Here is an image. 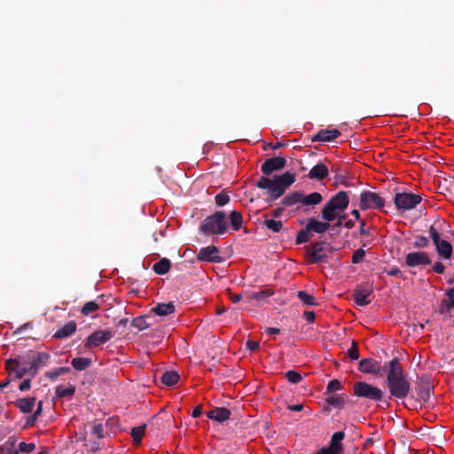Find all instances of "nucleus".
<instances>
[{
  "mask_svg": "<svg viewBox=\"0 0 454 454\" xmlns=\"http://www.w3.org/2000/svg\"><path fill=\"white\" fill-rule=\"evenodd\" d=\"M387 385L391 395L397 399L407 397L411 391V383L396 358L391 360L388 364Z\"/></svg>",
  "mask_w": 454,
  "mask_h": 454,
  "instance_id": "1",
  "label": "nucleus"
},
{
  "mask_svg": "<svg viewBox=\"0 0 454 454\" xmlns=\"http://www.w3.org/2000/svg\"><path fill=\"white\" fill-rule=\"evenodd\" d=\"M294 181L295 176L286 172L281 176H274L273 179L261 176L257 182V186L261 189L268 190L270 197L276 200L279 198Z\"/></svg>",
  "mask_w": 454,
  "mask_h": 454,
  "instance_id": "2",
  "label": "nucleus"
},
{
  "mask_svg": "<svg viewBox=\"0 0 454 454\" xmlns=\"http://www.w3.org/2000/svg\"><path fill=\"white\" fill-rule=\"evenodd\" d=\"M200 231L205 235H222L227 231L226 216L223 212H216L207 217L200 224Z\"/></svg>",
  "mask_w": 454,
  "mask_h": 454,
  "instance_id": "3",
  "label": "nucleus"
},
{
  "mask_svg": "<svg viewBox=\"0 0 454 454\" xmlns=\"http://www.w3.org/2000/svg\"><path fill=\"white\" fill-rule=\"evenodd\" d=\"M354 394L356 396L373 401L380 400L383 396V392L379 387L363 381L356 382L354 385Z\"/></svg>",
  "mask_w": 454,
  "mask_h": 454,
  "instance_id": "4",
  "label": "nucleus"
},
{
  "mask_svg": "<svg viewBox=\"0 0 454 454\" xmlns=\"http://www.w3.org/2000/svg\"><path fill=\"white\" fill-rule=\"evenodd\" d=\"M384 206V200L372 192H363L360 194V207L365 209H380Z\"/></svg>",
  "mask_w": 454,
  "mask_h": 454,
  "instance_id": "5",
  "label": "nucleus"
},
{
  "mask_svg": "<svg viewBox=\"0 0 454 454\" xmlns=\"http://www.w3.org/2000/svg\"><path fill=\"white\" fill-rule=\"evenodd\" d=\"M420 201V196L412 193H397L395 197V204L402 210L412 209Z\"/></svg>",
  "mask_w": 454,
  "mask_h": 454,
  "instance_id": "6",
  "label": "nucleus"
},
{
  "mask_svg": "<svg viewBox=\"0 0 454 454\" xmlns=\"http://www.w3.org/2000/svg\"><path fill=\"white\" fill-rule=\"evenodd\" d=\"M114 333L111 330H98L91 333L86 340L85 346L87 348L97 347L100 344L106 343L108 341Z\"/></svg>",
  "mask_w": 454,
  "mask_h": 454,
  "instance_id": "7",
  "label": "nucleus"
},
{
  "mask_svg": "<svg viewBox=\"0 0 454 454\" xmlns=\"http://www.w3.org/2000/svg\"><path fill=\"white\" fill-rule=\"evenodd\" d=\"M430 262L431 260L426 252H411L405 257V263L409 267L427 265Z\"/></svg>",
  "mask_w": 454,
  "mask_h": 454,
  "instance_id": "8",
  "label": "nucleus"
},
{
  "mask_svg": "<svg viewBox=\"0 0 454 454\" xmlns=\"http://www.w3.org/2000/svg\"><path fill=\"white\" fill-rule=\"evenodd\" d=\"M344 433L343 432H336L333 434L332 440H331V445L328 449H323L319 452V454H341L342 452V445L341 441L344 439Z\"/></svg>",
  "mask_w": 454,
  "mask_h": 454,
  "instance_id": "9",
  "label": "nucleus"
},
{
  "mask_svg": "<svg viewBox=\"0 0 454 454\" xmlns=\"http://www.w3.org/2000/svg\"><path fill=\"white\" fill-rule=\"evenodd\" d=\"M6 370L9 374L16 379L22 378L26 374H28L27 369L22 365L20 359H10L6 362Z\"/></svg>",
  "mask_w": 454,
  "mask_h": 454,
  "instance_id": "10",
  "label": "nucleus"
},
{
  "mask_svg": "<svg viewBox=\"0 0 454 454\" xmlns=\"http://www.w3.org/2000/svg\"><path fill=\"white\" fill-rule=\"evenodd\" d=\"M372 290L370 287L364 286H359L354 291L353 297L355 302L358 306H366L371 302L370 295Z\"/></svg>",
  "mask_w": 454,
  "mask_h": 454,
  "instance_id": "11",
  "label": "nucleus"
},
{
  "mask_svg": "<svg viewBox=\"0 0 454 454\" xmlns=\"http://www.w3.org/2000/svg\"><path fill=\"white\" fill-rule=\"evenodd\" d=\"M198 259L205 262H220L221 257L219 255V250L215 246H208L202 247L199 254Z\"/></svg>",
  "mask_w": 454,
  "mask_h": 454,
  "instance_id": "12",
  "label": "nucleus"
},
{
  "mask_svg": "<svg viewBox=\"0 0 454 454\" xmlns=\"http://www.w3.org/2000/svg\"><path fill=\"white\" fill-rule=\"evenodd\" d=\"M31 358L29 359L32 362L33 366V376L35 375L38 370L45 366L50 359V355L44 352H29Z\"/></svg>",
  "mask_w": 454,
  "mask_h": 454,
  "instance_id": "13",
  "label": "nucleus"
},
{
  "mask_svg": "<svg viewBox=\"0 0 454 454\" xmlns=\"http://www.w3.org/2000/svg\"><path fill=\"white\" fill-rule=\"evenodd\" d=\"M286 160L282 157H276L268 159L262 165V171L269 175L271 172L275 170H279L285 167Z\"/></svg>",
  "mask_w": 454,
  "mask_h": 454,
  "instance_id": "14",
  "label": "nucleus"
},
{
  "mask_svg": "<svg viewBox=\"0 0 454 454\" xmlns=\"http://www.w3.org/2000/svg\"><path fill=\"white\" fill-rule=\"evenodd\" d=\"M333 207L340 211L341 213L345 211L348 207L349 200L348 194L345 192H339L335 196H333L328 201Z\"/></svg>",
  "mask_w": 454,
  "mask_h": 454,
  "instance_id": "15",
  "label": "nucleus"
},
{
  "mask_svg": "<svg viewBox=\"0 0 454 454\" xmlns=\"http://www.w3.org/2000/svg\"><path fill=\"white\" fill-rule=\"evenodd\" d=\"M231 417V411L230 410L223 408V407H216L211 410L207 412V418L219 422L223 423L226 420H228Z\"/></svg>",
  "mask_w": 454,
  "mask_h": 454,
  "instance_id": "16",
  "label": "nucleus"
},
{
  "mask_svg": "<svg viewBox=\"0 0 454 454\" xmlns=\"http://www.w3.org/2000/svg\"><path fill=\"white\" fill-rule=\"evenodd\" d=\"M359 370L364 373H379L380 364L372 359H363L359 363Z\"/></svg>",
  "mask_w": 454,
  "mask_h": 454,
  "instance_id": "17",
  "label": "nucleus"
},
{
  "mask_svg": "<svg viewBox=\"0 0 454 454\" xmlns=\"http://www.w3.org/2000/svg\"><path fill=\"white\" fill-rule=\"evenodd\" d=\"M330 228V222H321L311 218L308 221L307 229L316 233H324Z\"/></svg>",
  "mask_w": 454,
  "mask_h": 454,
  "instance_id": "18",
  "label": "nucleus"
},
{
  "mask_svg": "<svg viewBox=\"0 0 454 454\" xmlns=\"http://www.w3.org/2000/svg\"><path fill=\"white\" fill-rule=\"evenodd\" d=\"M328 172L327 167L323 163H319L310 169L309 177L311 179L322 180L328 175Z\"/></svg>",
  "mask_w": 454,
  "mask_h": 454,
  "instance_id": "19",
  "label": "nucleus"
},
{
  "mask_svg": "<svg viewBox=\"0 0 454 454\" xmlns=\"http://www.w3.org/2000/svg\"><path fill=\"white\" fill-rule=\"evenodd\" d=\"M76 330V323L74 321H70L67 323L64 326L60 327L55 333L54 337L58 339L67 338L72 335Z\"/></svg>",
  "mask_w": 454,
  "mask_h": 454,
  "instance_id": "20",
  "label": "nucleus"
},
{
  "mask_svg": "<svg viewBox=\"0 0 454 454\" xmlns=\"http://www.w3.org/2000/svg\"><path fill=\"white\" fill-rule=\"evenodd\" d=\"M340 135L338 129H323L320 130L313 140L328 142L337 138Z\"/></svg>",
  "mask_w": 454,
  "mask_h": 454,
  "instance_id": "21",
  "label": "nucleus"
},
{
  "mask_svg": "<svg viewBox=\"0 0 454 454\" xmlns=\"http://www.w3.org/2000/svg\"><path fill=\"white\" fill-rule=\"evenodd\" d=\"M174 311L175 306L172 302L160 303L152 309V312L160 317L170 315Z\"/></svg>",
  "mask_w": 454,
  "mask_h": 454,
  "instance_id": "22",
  "label": "nucleus"
},
{
  "mask_svg": "<svg viewBox=\"0 0 454 454\" xmlns=\"http://www.w3.org/2000/svg\"><path fill=\"white\" fill-rule=\"evenodd\" d=\"M340 213L341 212L333 207L329 202H327L322 209V218L325 221L332 222L336 219L337 216H339Z\"/></svg>",
  "mask_w": 454,
  "mask_h": 454,
  "instance_id": "23",
  "label": "nucleus"
},
{
  "mask_svg": "<svg viewBox=\"0 0 454 454\" xmlns=\"http://www.w3.org/2000/svg\"><path fill=\"white\" fill-rule=\"evenodd\" d=\"M308 254L311 262H319L325 258V255L323 253V247L319 244H317L309 249Z\"/></svg>",
  "mask_w": 454,
  "mask_h": 454,
  "instance_id": "24",
  "label": "nucleus"
},
{
  "mask_svg": "<svg viewBox=\"0 0 454 454\" xmlns=\"http://www.w3.org/2000/svg\"><path fill=\"white\" fill-rule=\"evenodd\" d=\"M434 245L436 247L438 254L441 256H442V257H444L446 259H448V258H450L451 256V254H452V247H451V245L448 241L441 239L440 241H438Z\"/></svg>",
  "mask_w": 454,
  "mask_h": 454,
  "instance_id": "25",
  "label": "nucleus"
},
{
  "mask_svg": "<svg viewBox=\"0 0 454 454\" xmlns=\"http://www.w3.org/2000/svg\"><path fill=\"white\" fill-rule=\"evenodd\" d=\"M452 308H454V288L447 292V298L442 301L440 312H448Z\"/></svg>",
  "mask_w": 454,
  "mask_h": 454,
  "instance_id": "26",
  "label": "nucleus"
},
{
  "mask_svg": "<svg viewBox=\"0 0 454 454\" xmlns=\"http://www.w3.org/2000/svg\"><path fill=\"white\" fill-rule=\"evenodd\" d=\"M74 391V386L70 383H67L66 385H60L56 388V395L58 397L72 396Z\"/></svg>",
  "mask_w": 454,
  "mask_h": 454,
  "instance_id": "27",
  "label": "nucleus"
},
{
  "mask_svg": "<svg viewBox=\"0 0 454 454\" xmlns=\"http://www.w3.org/2000/svg\"><path fill=\"white\" fill-rule=\"evenodd\" d=\"M323 198L322 195L319 192H312L309 195H304L302 193V200L301 203L304 205H317L322 201Z\"/></svg>",
  "mask_w": 454,
  "mask_h": 454,
  "instance_id": "28",
  "label": "nucleus"
},
{
  "mask_svg": "<svg viewBox=\"0 0 454 454\" xmlns=\"http://www.w3.org/2000/svg\"><path fill=\"white\" fill-rule=\"evenodd\" d=\"M18 406L23 412H30L35 403V397H27V398H22L20 399L18 402Z\"/></svg>",
  "mask_w": 454,
  "mask_h": 454,
  "instance_id": "29",
  "label": "nucleus"
},
{
  "mask_svg": "<svg viewBox=\"0 0 454 454\" xmlns=\"http://www.w3.org/2000/svg\"><path fill=\"white\" fill-rule=\"evenodd\" d=\"M179 380V374L175 371L165 372L161 376L162 382L167 386L176 384Z\"/></svg>",
  "mask_w": 454,
  "mask_h": 454,
  "instance_id": "30",
  "label": "nucleus"
},
{
  "mask_svg": "<svg viewBox=\"0 0 454 454\" xmlns=\"http://www.w3.org/2000/svg\"><path fill=\"white\" fill-rule=\"evenodd\" d=\"M230 221H231V228L234 231L239 230L241 228V226H242V223H243L242 215L238 211H231V214H230Z\"/></svg>",
  "mask_w": 454,
  "mask_h": 454,
  "instance_id": "31",
  "label": "nucleus"
},
{
  "mask_svg": "<svg viewBox=\"0 0 454 454\" xmlns=\"http://www.w3.org/2000/svg\"><path fill=\"white\" fill-rule=\"evenodd\" d=\"M90 359L86 357H76L72 360V366L77 371H82L90 365Z\"/></svg>",
  "mask_w": 454,
  "mask_h": 454,
  "instance_id": "32",
  "label": "nucleus"
},
{
  "mask_svg": "<svg viewBox=\"0 0 454 454\" xmlns=\"http://www.w3.org/2000/svg\"><path fill=\"white\" fill-rule=\"evenodd\" d=\"M169 260L163 258L153 265V270L158 274H165L169 270Z\"/></svg>",
  "mask_w": 454,
  "mask_h": 454,
  "instance_id": "33",
  "label": "nucleus"
},
{
  "mask_svg": "<svg viewBox=\"0 0 454 454\" xmlns=\"http://www.w3.org/2000/svg\"><path fill=\"white\" fill-rule=\"evenodd\" d=\"M302 193L299 192H293L283 200V204L285 206H293L298 202H301Z\"/></svg>",
  "mask_w": 454,
  "mask_h": 454,
  "instance_id": "34",
  "label": "nucleus"
},
{
  "mask_svg": "<svg viewBox=\"0 0 454 454\" xmlns=\"http://www.w3.org/2000/svg\"><path fill=\"white\" fill-rule=\"evenodd\" d=\"M419 397L427 401L430 396L431 387L428 382L427 381H420L419 383Z\"/></svg>",
  "mask_w": 454,
  "mask_h": 454,
  "instance_id": "35",
  "label": "nucleus"
},
{
  "mask_svg": "<svg viewBox=\"0 0 454 454\" xmlns=\"http://www.w3.org/2000/svg\"><path fill=\"white\" fill-rule=\"evenodd\" d=\"M99 308V305L97 301H88L84 304V306L82 309V313L85 316L90 315V313L95 312Z\"/></svg>",
  "mask_w": 454,
  "mask_h": 454,
  "instance_id": "36",
  "label": "nucleus"
},
{
  "mask_svg": "<svg viewBox=\"0 0 454 454\" xmlns=\"http://www.w3.org/2000/svg\"><path fill=\"white\" fill-rule=\"evenodd\" d=\"M145 426L137 427L132 429L131 435L133 438V441L138 444L140 443L142 437L145 434Z\"/></svg>",
  "mask_w": 454,
  "mask_h": 454,
  "instance_id": "37",
  "label": "nucleus"
},
{
  "mask_svg": "<svg viewBox=\"0 0 454 454\" xmlns=\"http://www.w3.org/2000/svg\"><path fill=\"white\" fill-rule=\"evenodd\" d=\"M326 402L335 407H342L345 404L346 399L341 395H331L326 399Z\"/></svg>",
  "mask_w": 454,
  "mask_h": 454,
  "instance_id": "38",
  "label": "nucleus"
},
{
  "mask_svg": "<svg viewBox=\"0 0 454 454\" xmlns=\"http://www.w3.org/2000/svg\"><path fill=\"white\" fill-rule=\"evenodd\" d=\"M299 299L306 305H316L315 298L303 291H299L297 294Z\"/></svg>",
  "mask_w": 454,
  "mask_h": 454,
  "instance_id": "39",
  "label": "nucleus"
},
{
  "mask_svg": "<svg viewBox=\"0 0 454 454\" xmlns=\"http://www.w3.org/2000/svg\"><path fill=\"white\" fill-rule=\"evenodd\" d=\"M31 356L30 353L26 354L23 356L19 357L20 363L22 365L27 369V372L28 374H31L33 376V366L32 362H30Z\"/></svg>",
  "mask_w": 454,
  "mask_h": 454,
  "instance_id": "40",
  "label": "nucleus"
},
{
  "mask_svg": "<svg viewBox=\"0 0 454 454\" xmlns=\"http://www.w3.org/2000/svg\"><path fill=\"white\" fill-rule=\"evenodd\" d=\"M265 225L267 226L268 229L271 230L272 231L278 232L282 227V222L269 219L265 221Z\"/></svg>",
  "mask_w": 454,
  "mask_h": 454,
  "instance_id": "41",
  "label": "nucleus"
},
{
  "mask_svg": "<svg viewBox=\"0 0 454 454\" xmlns=\"http://www.w3.org/2000/svg\"><path fill=\"white\" fill-rule=\"evenodd\" d=\"M286 376L287 380L294 384L300 382L302 379L301 375L294 371H288Z\"/></svg>",
  "mask_w": 454,
  "mask_h": 454,
  "instance_id": "42",
  "label": "nucleus"
},
{
  "mask_svg": "<svg viewBox=\"0 0 454 454\" xmlns=\"http://www.w3.org/2000/svg\"><path fill=\"white\" fill-rule=\"evenodd\" d=\"M132 325L137 327L139 330H144L149 326V324L146 323L145 317H136L132 321Z\"/></svg>",
  "mask_w": 454,
  "mask_h": 454,
  "instance_id": "43",
  "label": "nucleus"
},
{
  "mask_svg": "<svg viewBox=\"0 0 454 454\" xmlns=\"http://www.w3.org/2000/svg\"><path fill=\"white\" fill-rule=\"evenodd\" d=\"M69 371H70V369L68 367H61V368L55 370L54 372H48L47 376L51 380H55L59 376H60L64 373L69 372Z\"/></svg>",
  "mask_w": 454,
  "mask_h": 454,
  "instance_id": "44",
  "label": "nucleus"
},
{
  "mask_svg": "<svg viewBox=\"0 0 454 454\" xmlns=\"http://www.w3.org/2000/svg\"><path fill=\"white\" fill-rule=\"evenodd\" d=\"M309 232V230H308L307 228L305 230H301L297 236L296 242L298 244H301L309 241L310 239Z\"/></svg>",
  "mask_w": 454,
  "mask_h": 454,
  "instance_id": "45",
  "label": "nucleus"
},
{
  "mask_svg": "<svg viewBox=\"0 0 454 454\" xmlns=\"http://www.w3.org/2000/svg\"><path fill=\"white\" fill-rule=\"evenodd\" d=\"M215 203L218 205V206H224L226 205L229 201H230V197L229 195L227 194H224V193H219L215 196Z\"/></svg>",
  "mask_w": 454,
  "mask_h": 454,
  "instance_id": "46",
  "label": "nucleus"
},
{
  "mask_svg": "<svg viewBox=\"0 0 454 454\" xmlns=\"http://www.w3.org/2000/svg\"><path fill=\"white\" fill-rule=\"evenodd\" d=\"M365 252L363 249H357L355 251L353 257H352V262L353 263H359L364 257Z\"/></svg>",
  "mask_w": 454,
  "mask_h": 454,
  "instance_id": "47",
  "label": "nucleus"
},
{
  "mask_svg": "<svg viewBox=\"0 0 454 454\" xmlns=\"http://www.w3.org/2000/svg\"><path fill=\"white\" fill-rule=\"evenodd\" d=\"M35 449V443L20 442L19 445V450L21 452H31Z\"/></svg>",
  "mask_w": 454,
  "mask_h": 454,
  "instance_id": "48",
  "label": "nucleus"
},
{
  "mask_svg": "<svg viewBox=\"0 0 454 454\" xmlns=\"http://www.w3.org/2000/svg\"><path fill=\"white\" fill-rule=\"evenodd\" d=\"M340 387H341L340 382L337 380H333L328 383L327 390L329 392H334V391L340 389Z\"/></svg>",
  "mask_w": 454,
  "mask_h": 454,
  "instance_id": "49",
  "label": "nucleus"
},
{
  "mask_svg": "<svg viewBox=\"0 0 454 454\" xmlns=\"http://www.w3.org/2000/svg\"><path fill=\"white\" fill-rule=\"evenodd\" d=\"M427 244H428L427 239L423 236L417 237L414 241L415 247H425L427 246Z\"/></svg>",
  "mask_w": 454,
  "mask_h": 454,
  "instance_id": "50",
  "label": "nucleus"
},
{
  "mask_svg": "<svg viewBox=\"0 0 454 454\" xmlns=\"http://www.w3.org/2000/svg\"><path fill=\"white\" fill-rule=\"evenodd\" d=\"M348 355L349 356L350 358L354 360L359 358L358 349L355 342H353L352 347L348 350Z\"/></svg>",
  "mask_w": 454,
  "mask_h": 454,
  "instance_id": "51",
  "label": "nucleus"
},
{
  "mask_svg": "<svg viewBox=\"0 0 454 454\" xmlns=\"http://www.w3.org/2000/svg\"><path fill=\"white\" fill-rule=\"evenodd\" d=\"M103 432H104V430H103L102 425L98 424V425H94L92 427V434L94 435H96L98 438L100 439L103 437V435H104Z\"/></svg>",
  "mask_w": 454,
  "mask_h": 454,
  "instance_id": "52",
  "label": "nucleus"
},
{
  "mask_svg": "<svg viewBox=\"0 0 454 454\" xmlns=\"http://www.w3.org/2000/svg\"><path fill=\"white\" fill-rule=\"evenodd\" d=\"M429 234H430V237L432 238L434 244L441 240L440 237H439V233L434 226L430 227Z\"/></svg>",
  "mask_w": 454,
  "mask_h": 454,
  "instance_id": "53",
  "label": "nucleus"
},
{
  "mask_svg": "<svg viewBox=\"0 0 454 454\" xmlns=\"http://www.w3.org/2000/svg\"><path fill=\"white\" fill-rule=\"evenodd\" d=\"M270 295H271V293L270 291H264V292L254 294L253 295H251V299L259 300L262 297H269Z\"/></svg>",
  "mask_w": 454,
  "mask_h": 454,
  "instance_id": "54",
  "label": "nucleus"
},
{
  "mask_svg": "<svg viewBox=\"0 0 454 454\" xmlns=\"http://www.w3.org/2000/svg\"><path fill=\"white\" fill-rule=\"evenodd\" d=\"M246 345H247V348L252 350V351L255 350L256 348H259V342L252 340H248L247 341Z\"/></svg>",
  "mask_w": 454,
  "mask_h": 454,
  "instance_id": "55",
  "label": "nucleus"
},
{
  "mask_svg": "<svg viewBox=\"0 0 454 454\" xmlns=\"http://www.w3.org/2000/svg\"><path fill=\"white\" fill-rule=\"evenodd\" d=\"M303 318L306 321H308L309 323H312L314 321V319H315V314L312 311H306L303 314Z\"/></svg>",
  "mask_w": 454,
  "mask_h": 454,
  "instance_id": "56",
  "label": "nucleus"
},
{
  "mask_svg": "<svg viewBox=\"0 0 454 454\" xmlns=\"http://www.w3.org/2000/svg\"><path fill=\"white\" fill-rule=\"evenodd\" d=\"M19 388L21 391H26V390L29 389L30 388V380H25L24 381H22L20 384Z\"/></svg>",
  "mask_w": 454,
  "mask_h": 454,
  "instance_id": "57",
  "label": "nucleus"
},
{
  "mask_svg": "<svg viewBox=\"0 0 454 454\" xmlns=\"http://www.w3.org/2000/svg\"><path fill=\"white\" fill-rule=\"evenodd\" d=\"M229 297L235 303L239 302L241 300V294H232L231 292H229Z\"/></svg>",
  "mask_w": 454,
  "mask_h": 454,
  "instance_id": "58",
  "label": "nucleus"
},
{
  "mask_svg": "<svg viewBox=\"0 0 454 454\" xmlns=\"http://www.w3.org/2000/svg\"><path fill=\"white\" fill-rule=\"evenodd\" d=\"M434 270L437 273H442L444 270V266L441 262H436L434 265Z\"/></svg>",
  "mask_w": 454,
  "mask_h": 454,
  "instance_id": "59",
  "label": "nucleus"
},
{
  "mask_svg": "<svg viewBox=\"0 0 454 454\" xmlns=\"http://www.w3.org/2000/svg\"><path fill=\"white\" fill-rule=\"evenodd\" d=\"M202 413V406L197 405L192 411V417L197 418Z\"/></svg>",
  "mask_w": 454,
  "mask_h": 454,
  "instance_id": "60",
  "label": "nucleus"
},
{
  "mask_svg": "<svg viewBox=\"0 0 454 454\" xmlns=\"http://www.w3.org/2000/svg\"><path fill=\"white\" fill-rule=\"evenodd\" d=\"M288 409L294 411H301L303 409V405L301 403L294 404V405H289Z\"/></svg>",
  "mask_w": 454,
  "mask_h": 454,
  "instance_id": "61",
  "label": "nucleus"
},
{
  "mask_svg": "<svg viewBox=\"0 0 454 454\" xmlns=\"http://www.w3.org/2000/svg\"><path fill=\"white\" fill-rule=\"evenodd\" d=\"M337 218H338L339 221H338L336 225L337 226H340L342 224L343 221L346 219V215L343 214V212L340 213L339 216H337Z\"/></svg>",
  "mask_w": 454,
  "mask_h": 454,
  "instance_id": "62",
  "label": "nucleus"
},
{
  "mask_svg": "<svg viewBox=\"0 0 454 454\" xmlns=\"http://www.w3.org/2000/svg\"><path fill=\"white\" fill-rule=\"evenodd\" d=\"M280 331L279 329L278 328H273V327H270L266 330V333H269V334H277Z\"/></svg>",
  "mask_w": 454,
  "mask_h": 454,
  "instance_id": "63",
  "label": "nucleus"
},
{
  "mask_svg": "<svg viewBox=\"0 0 454 454\" xmlns=\"http://www.w3.org/2000/svg\"><path fill=\"white\" fill-rule=\"evenodd\" d=\"M3 451L6 452L5 454H18L16 450H12L11 447L8 446H4L3 448Z\"/></svg>",
  "mask_w": 454,
  "mask_h": 454,
  "instance_id": "64",
  "label": "nucleus"
}]
</instances>
